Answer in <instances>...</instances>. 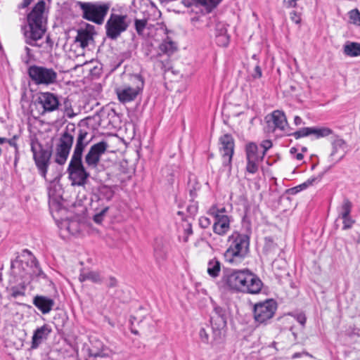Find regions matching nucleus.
<instances>
[{
	"label": "nucleus",
	"instance_id": "f257e3e1",
	"mask_svg": "<svg viewBox=\"0 0 360 360\" xmlns=\"http://www.w3.org/2000/svg\"><path fill=\"white\" fill-rule=\"evenodd\" d=\"M47 13L45 1L40 0L27 15L26 22L21 26V32L27 44L40 46L37 42L46 32Z\"/></svg>",
	"mask_w": 360,
	"mask_h": 360
},
{
	"label": "nucleus",
	"instance_id": "f03ea898",
	"mask_svg": "<svg viewBox=\"0 0 360 360\" xmlns=\"http://www.w3.org/2000/svg\"><path fill=\"white\" fill-rule=\"evenodd\" d=\"M11 271L15 276L25 279L28 283L32 280L47 279L36 257L27 249L11 262Z\"/></svg>",
	"mask_w": 360,
	"mask_h": 360
},
{
	"label": "nucleus",
	"instance_id": "7ed1b4c3",
	"mask_svg": "<svg viewBox=\"0 0 360 360\" xmlns=\"http://www.w3.org/2000/svg\"><path fill=\"white\" fill-rule=\"evenodd\" d=\"M227 241L229 248L224 254L225 261L233 265L240 264L249 252V237L235 231L229 236Z\"/></svg>",
	"mask_w": 360,
	"mask_h": 360
},
{
	"label": "nucleus",
	"instance_id": "20e7f679",
	"mask_svg": "<svg viewBox=\"0 0 360 360\" xmlns=\"http://www.w3.org/2000/svg\"><path fill=\"white\" fill-rule=\"evenodd\" d=\"M84 19L101 25L108 14L110 4L103 2H79Z\"/></svg>",
	"mask_w": 360,
	"mask_h": 360
},
{
	"label": "nucleus",
	"instance_id": "39448f33",
	"mask_svg": "<svg viewBox=\"0 0 360 360\" xmlns=\"http://www.w3.org/2000/svg\"><path fill=\"white\" fill-rule=\"evenodd\" d=\"M28 75L34 84L49 85L57 80V72L53 68L32 65L28 68Z\"/></svg>",
	"mask_w": 360,
	"mask_h": 360
},
{
	"label": "nucleus",
	"instance_id": "423d86ee",
	"mask_svg": "<svg viewBox=\"0 0 360 360\" xmlns=\"http://www.w3.org/2000/svg\"><path fill=\"white\" fill-rule=\"evenodd\" d=\"M132 78L135 83L134 86L124 85L115 89L118 100L122 103L135 100L143 88L144 82L141 75H136Z\"/></svg>",
	"mask_w": 360,
	"mask_h": 360
},
{
	"label": "nucleus",
	"instance_id": "0eeeda50",
	"mask_svg": "<svg viewBox=\"0 0 360 360\" xmlns=\"http://www.w3.org/2000/svg\"><path fill=\"white\" fill-rule=\"evenodd\" d=\"M127 19L126 15L112 13L105 24L107 37L110 39H117L122 32L127 30L129 25Z\"/></svg>",
	"mask_w": 360,
	"mask_h": 360
},
{
	"label": "nucleus",
	"instance_id": "6e6552de",
	"mask_svg": "<svg viewBox=\"0 0 360 360\" xmlns=\"http://www.w3.org/2000/svg\"><path fill=\"white\" fill-rule=\"evenodd\" d=\"M244 269H227L224 271L220 280L221 286L226 290L240 292Z\"/></svg>",
	"mask_w": 360,
	"mask_h": 360
},
{
	"label": "nucleus",
	"instance_id": "1a4fd4ad",
	"mask_svg": "<svg viewBox=\"0 0 360 360\" xmlns=\"http://www.w3.org/2000/svg\"><path fill=\"white\" fill-rule=\"evenodd\" d=\"M67 172L73 186L85 185L90 176L82 163V159L71 158Z\"/></svg>",
	"mask_w": 360,
	"mask_h": 360
},
{
	"label": "nucleus",
	"instance_id": "9d476101",
	"mask_svg": "<svg viewBox=\"0 0 360 360\" xmlns=\"http://www.w3.org/2000/svg\"><path fill=\"white\" fill-rule=\"evenodd\" d=\"M31 150L39 174L46 179L52 155L51 150L43 148L42 146L39 143H32Z\"/></svg>",
	"mask_w": 360,
	"mask_h": 360
},
{
	"label": "nucleus",
	"instance_id": "9b49d317",
	"mask_svg": "<svg viewBox=\"0 0 360 360\" xmlns=\"http://www.w3.org/2000/svg\"><path fill=\"white\" fill-rule=\"evenodd\" d=\"M277 309V303L271 299L256 303L253 308L255 321L258 323H264L271 319Z\"/></svg>",
	"mask_w": 360,
	"mask_h": 360
},
{
	"label": "nucleus",
	"instance_id": "f8f14e48",
	"mask_svg": "<svg viewBox=\"0 0 360 360\" xmlns=\"http://www.w3.org/2000/svg\"><path fill=\"white\" fill-rule=\"evenodd\" d=\"M246 167L245 170L251 174H256L259 170V163L263 161L264 155L259 152L255 143L250 142L245 146Z\"/></svg>",
	"mask_w": 360,
	"mask_h": 360
},
{
	"label": "nucleus",
	"instance_id": "ddd939ff",
	"mask_svg": "<svg viewBox=\"0 0 360 360\" xmlns=\"http://www.w3.org/2000/svg\"><path fill=\"white\" fill-rule=\"evenodd\" d=\"M74 135L71 134L68 129L64 131L56 148L55 161L58 165H63L65 163L72 146Z\"/></svg>",
	"mask_w": 360,
	"mask_h": 360
},
{
	"label": "nucleus",
	"instance_id": "4468645a",
	"mask_svg": "<svg viewBox=\"0 0 360 360\" xmlns=\"http://www.w3.org/2000/svg\"><path fill=\"white\" fill-rule=\"evenodd\" d=\"M242 282L240 293L258 294L261 292L263 286L261 279L248 269H245Z\"/></svg>",
	"mask_w": 360,
	"mask_h": 360
},
{
	"label": "nucleus",
	"instance_id": "2eb2a0df",
	"mask_svg": "<svg viewBox=\"0 0 360 360\" xmlns=\"http://www.w3.org/2000/svg\"><path fill=\"white\" fill-rule=\"evenodd\" d=\"M219 151L223 159L222 165L224 167H227L230 171L234 153V139L231 135L226 134L219 138Z\"/></svg>",
	"mask_w": 360,
	"mask_h": 360
},
{
	"label": "nucleus",
	"instance_id": "dca6fc26",
	"mask_svg": "<svg viewBox=\"0 0 360 360\" xmlns=\"http://www.w3.org/2000/svg\"><path fill=\"white\" fill-rule=\"evenodd\" d=\"M108 148V144L105 141L92 145L84 157L87 167L96 169L101 161V156L105 154Z\"/></svg>",
	"mask_w": 360,
	"mask_h": 360
},
{
	"label": "nucleus",
	"instance_id": "f3484780",
	"mask_svg": "<svg viewBox=\"0 0 360 360\" xmlns=\"http://www.w3.org/2000/svg\"><path fill=\"white\" fill-rule=\"evenodd\" d=\"M36 103L42 108L41 115L58 110L60 104L58 96L50 92L39 94L36 100Z\"/></svg>",
	"mask_w": 360,
	"mask_h": 360
},
{
	"label": "nucleus",
	"instance_id": "a211bd4d",
	"mask_svg": "<svg viewBox=\"0 0 360 360\" xmlns=\"http://www.w3.org/2000/svg\"><path fill=\"white\" fill-rule=\"evenodd\" d=\"M265 120L269 131H274L276 129L285 131V128L288 127L286 116L282 110L273 111L270 115L266 116Z\"/></svg>",
	"mask_w": 360,
	"mask_h": 360
},
{
	"label": "nucleus",
	"instance_id": "6ab92c4d",
	"mask_svg": "<svg viewBox=\"0 0 360 360\" xmlns=\"http://www.w3.org/2000/svg\"><path fill=\"white\" fill-rule=\"evenodd\" d=\"M89 360H98V359H109L112 354V350L103 345L100 340H94L91 342V346L87 348Z\"/></svg>",
	"mask_w": 360,
	"mask_h": 360
},
{
	"label": "nucleus",
	"instance_id": "aec40b11",
	"mask_svg": "<svg viewBox=\"0 0 360 360\" xmlns=\"http://www.w3.org/2000/svg\"><path fill=\"white\" fill-rule=\"evenodd\" d=\"M212 327L207 326L206 328L202 327L199 331V337L200 340L205 344L210 345L212 347L220 345L224 340V330H221L220 339L219 340H215L214 332L217 326L214 324H211Z\"/></svg>",
	"mask_w": 360,
	"mask_h": 360
},
{
	"label": "nucleus",
	"instance_id": "412c9836",
	"mask_svg": "<svg viewBox=\"0 0 360 360\" xmlns=\"http://www.w3.org/2000/svg\"><path fill=\"white\" fill-rule=\"evenodd\" d=\"M215 315L211 317V324H214L218 327L214 333L215 340L220 339L221 330H224L226 326V316L225 311L220 307H214Z\"/></svg>",
	"mask_w": 360,
	"mask_h": 360
},
{
	"label": "nucleus",
	"instance_id": "4be33fe9",
	"mask_svg": "<svg viewBox=\"0 0 360 360\" xmlns=\"http://www.w3.org/2000/svg\"><path fill=\"white\" fill-rule=\"evenodd\" d=\"M94 34V26L86 23L84 27H81L78 30L75 41L79 43L81 47L85 48L89 45L90 41L94 40L93 35Z\"/></svg>",
	"mask_w": 360,
	"mask_h": 360
},
{
	"label": "nucleus",
	"instance_id": "5701e85b",
	"mask_svg": "<svg viewBox=\"0 0 360 360\" xmlns=\"http://www.w3.org/2000/svg\"><path fill=\"white\" fill-rule=\"evenodd\" d=\"M332 151L330 155L331 161L335 163L340 161L347 153V143L341 138L337 137L332 142Z\"/></svg>",
	"mask_w": 360,
	"mask_h": 360
},
{
	"label": "nucleus",
	"instance_id": "b1692460",
	"mask_svg": "<svg viewBox=\"0 0 360 360\" xmlns=\"http://www.w3.org/2000/svg\"><path fill=\"white\" fill-rule=\"evenodd\" d=\"M87 135V131L84 129H79L78 131L76 145L75 146L73 154L71 158L82 159L84 150L89 143V141H85Z\"/></svg>",
	"mask_w": 360,
	"mask_h": 360
},
{
	"label": "nucleus",
	"instance_id": "393cba45",
	"mask_svg": "<svg viewBox=\"0 0 360 360\" xmlns=\"http://www.w3.org/2000/svg\"><path fill=\"white\" fill-rule=\"evenodd\" d=\"M214 233L219 236L226 235L230 230V218L229 216L217 215L212 226Z\"/></svg>",
	"mask_w": 360,
	"mask_h": 360
},
{
	"label": "nucleus",
	"instance_id": "a878e982",
	"mask_svg": "<svg viewBox=\"0 0 360 360\" xmlns=\"http://www.w3.org/2000/svg\"><path fill=\"white\" fill-rule=\"evenodd\" d=\"M33 304L44 314H49L55 304L53 299L43 296L37 295L33 299Z\"/></svg>",
	"mask_w": 360,
	"mask_h": 360
},
{
	"label": "nucleus",
	"instance_id": "bb28decb",
	"mask_svg": "<svg viewBox=\"0 0 360 360\" xmlns=\"http://www.w3.org/2000/svg\"><path fill=\"white\" fill-rule=\"evenodd\" d=\"M51 332V329L46 324H44L41 327L37 328L34 330L32 338V348H37L44 340L47 339Z\"/></svg>",
	"mask_w": 360,
	"mask_h": 360
},
{
	"label": "nucleus",
	"instance_id": "cd10ccee",
	"mask_svg": "<svg viewBox=\"0 0 360 360\" xmlns=\"http://www.w3.org/2000/svg\"><path fill=\"white\" fill-rule=\"evenodd\" d=\"M221 262L217 258L209 260L207 269L208 275L212 278L219 277L221 272Z\"/></svg>",
	"mask_w": 360,
	"mask_h": 360
},
{
	"label": "nucleus",
	"instance_id": "c85d7f7f",
	"mask_svg": "<svg viewBox=\"0 0 360 360\" xmlns=\"http://www.w3.org/2000/svg\"><path fill=\"white\" fill-rule=\"evenodd\" d=\"M79 280L82 282L89 280L95 283H101L103 281L100 274L98 271H94L81 274L79 275Z\"/></svg>",
	"mask_w": 360,
	"mask_h": 360
},
{
	"label": "nucleus",
	"instance_id": "c756f323",
	"mask_svg": "<svg viewBox=\"0 0 360 360\" xmlns=\"http://www.w3.org/2000/svg\"><path fill=\"white\" fill-rule=\"evenodd\" d=\"M22 280V282H20L19 285L12 286L10 289L11 295L14 298L24 296L25 295V289L28 283H27L25 279Z\"/></svg>",
	"mask_w": 360,
	"mask_h": 360
},
{
	"label": "nucleus",
	"instance_id": "7c9ffc66",
	"mask_svg": "<svg viewBox=\"0 0 360 360\" xmlns=\"http://www.w3.org/2000/svg\"><path fill=\"white\" fill-rule=\"evenodd\" d=\"M196 6H202L207 13L211 12L221 0H193Z\"/></svg>",
	"mask_w": 360,
	"mask_h": 360
},
{
	"label": "nucleus",
	"instance_id": "2f4dec72",
	"mask_svg": "<svg viewBox=\"0 0 360 360\" xmlns=\"http://www.w3.org/2000/svg\"><path fill=\"white\" fill-rule=\"evenodd\" d=\"M160 49L163 53L171 55L176 50V44L169 37H167L160 44Z\"/></svg>",
	"mask_w": 360,
	"mask_h": 360
},
{
	"label": "nucleus",
	"instance_id": "473e14b6",
	"mask_svg": "<svg viewBox=\"0 0 360 360\" xmlns=\"http://www.w3.org/2000/svg\"><path fill=\"white\" fill-rule=\"evenodd\" d=\"M344 53L345 55L351 57L360 56V44L352 42L345 45Z\"/></svg>",
	"mask_w": 360,
	"mask_h": 360
},
{
	"label": "nucleus",
	"instance_id": "72a5a7b5",
	"mask_svg": "<svg viewBox=\"0 0 360 360\" xmlns=\"http://www.w3.org/2000/svg\"><path fill=\"white\" fill-rule=\"evenodd\" d=\"M311 135L314 136L316 139H320L330 135L333 131L328 127H311Z\"/></svg>",
	"mask_w": 360,
	"mask_h": 360
},
{
	"label": "nucleus",
	"instance_id": "f704fd0d",
	"mask_svg": "<svg viewBox=\"0 0 360 360\" xmlns=\"http://www.w3.org/2000/svg\"><path fill=\"white\" fill-rule=\"evenodd\" d=\"M216 43L220 46H226L229 43V37L224 27L220 29L216 34Z\"/></svg>",
	"mask_w": 360,
	"mask_h": 360
},
{
	"label": "nucleus",
	"instance_id": "c9c22d12",
	"mask_svg": "<svg viewBox=\"0 0 360 360\" xmlns=\"http://www.w3.org/2000/svg\"><path fill=\"white\" fill-rule=\"evenodd\" d=\"M154 257L158 263L163 262L167 257V250L165 247L160 245L155 246L154 249Z\"/></svg>",
	"mask_w": 360,
	"mask_h": 360
},
{
	"label": "nucleus",
	"instance_id": "e433bc0d",
	"mask_svg": "<svg viewBox=\"0 0 360 360\" xmlns=\"http://www.w3.org/2000/svg\"><path fill=\"white\" fill-rule=\"evenodd\" d=\"M352 202L347 198L343 200L341 212L339 214V217L346 218L348 216H350V213L352 211Z\"/></svg>",
	"mask_w": 360,
	"mask_h": 360
},
{
	"label": "nucleus",
	"instance_id": "4c0bfd02",
	"mask_svg": "<svg viewBox=\"0 0 360 360\" xmlns=\"http://www.w3.org/2000/svg\"><path fill=\"white\" fill-rule=\"evenodd\" d=\"M99 193L101 197L106 199L107 200H110L114 196L113 190L106 186L101 187L99 189Z\"/></svg>",
	"mask_w": 360,
	"mask_h": 360
},
{
	"label": "nucleus",
	"instance_id": "58836bf2",
	"mask_svg": "<svg viewBox=\"0 0 360 360\" xmlns=\"http://www.w3.org/2000/svg\"><path fill=\"white\" fill-rule=\"evenodd\" d=\"M147 25L146 19H135L134 27L139 35H142Z\"/></svg>",
	"mask_w": 360,
	"mask_h": 360
},
{
	"label": "nucleus",
	"instance_id": "ea45409f",
	"mask_svg": "<svg viewBox=\"0 0 360 360\" xmlns=\"http://www.w3.org/2000/svg\"><path fill=\"white\" fill-rule=\"evenodd\" d=\"M310 130L311 127H303L292 134H290L289 135L292 136L295 139H298L302 137L310 136Z\"/></svg>",
	"mask_w": 360,
	"mask_h": 360
},
{
	"label": "nucleus",
	"instance_id": "a19ab883",
	"mask_svg": "<svg viewBox=\"0 0 360 360\" xmlns=\"http://www.w3.org/2000/svg\"><path fill=\"white\" fill-rule=\"evenodd\" d=\"M226 212L225 207L218 208L216 205H212L208 210L207 213L212 216L214 218H216L217 215L219 216H227L226 214H224V212Z\"/></svg>",
	"mask_w": 360,
	"mask_h": 360
},
{
	"label": "nucleus",
	"instance_id": "79ce46f5",
	"mask_svg": "<svg viewBox=\"0 0 360 360\" xmlns=\"http://www.w3.org/2000/svg\"><path fill=\"white\" fill-rule=\"evenodd\" d=\"M351 22L353 24L360 26V12L358 9H353L349 13Z\"/></svg>",
	"mask_w": 360,
	"mask_h": 360
},
{
	"label": "nucleus",
	"instance_id": "37998d69",
	"mask_svg": "<svg viewBox=\"0 0 360 360\" xmlns=\"http://www.w3.org/2000/svg\"><path fill=\"white\" fill-rule=\"evenodd\" d=\"M198 202L192 200L187 206L186 210L190 216H194L198 212Z\"/></svg>",
	"mask_w": 360,
	"mask_h": 360
},
{
	"label": "nucleus",
	"instance_id": "c03bdc74",
	"mask_svg": "<svg viewBox=\"0 0 360 360\" xmlns=\"http://www.w3.org/2000/svg\"><path fill=\"white\" fill-rule=\"evenodd\" d=\"M342 219L343 220V221H342V223H343L342 229L343 230H347V229H351L355 222V221L354 219H352L350 216H348L346 218H342Z\"/></svg>",
	"mask_w": 360,
	"mask_h": 360
},
{
	"label": "nucleus",
	"instance_id": "a18cd8bd",
	"mask_svg": "<svg viewBox=\"0 0 360 360\" xmlns=\"http://www.w3.org/2000/svg\"><path fill=\"white\" fill-rule=\"evenodd\" d=\"M108 210V207H106L104 209H103L99 213L95 214L94 217V221L97 224L101 223V221H103V217L107 212Z\"/></svg>",
	"mask_w": 360,
	"mask_h": 360
},
{
	"label": "nucleus",
	"instance_id": "49530a36",
	"mask_svg": "<svg viewBox=\"0 0 360 360\" xmlns=\"http://www.w3.org/2000/svg\"><path fill=\"white\" fill-rule=\"evenodd\" d=\"M199 225L202 229H207L211 225V220L207 217H201L199 219Z\"/></svg>",
	"mask_w": 360,
	"mask_h": 360
},
{
	"label": "nucleus",
	"instance_id": "de8ad7c7",
	"mask_svg": "<svg viewBox=\"0 0 360 360\" xmlns=\"http://www.w3.org/2000/svg\"><path fill=\"white\" fill-rule=\"evenodd\" d=\"M261 147L263 148L262 153L263 155H266V151L272 147V142L270 140H264L261 143Z\"/></svg>",
	"mask_w": 360,
	"mask_h": 360
},
{
	"label": "nucleus",
	"instance_id": "09e8293b",
	"mask_svg": "<svg viewBox=\"0 0 360 360\" xmlns=\"http://www.w3.org/2000/svg\"><path fill=\"white\" fill-rule=\"evenodd\" d=\"M184 233L186 236L184 237V242L186 243L188 241V236L193 233V230L191 224H187L186 227L184 229Z\"/></svg>",
	"mask_w": 360,
	"mask_h": 360
},
{
	"label": "nucleus",
	"instance_id": "8fccbe9b",
	"mask_svg": "<svg viewBox=\"0 0 360 360\" xmlns=\"http://www.w3.org/2000/svg\"><path fill=\"white\" fill-rule=\"evenodd\" d=\"M290 17L291 20L296 24H299L301 21V18L300 15L295 11L290 12Z\"/></svg>",
	"mask_w": 360,
	"mask_h": 360
},
{
	"label": "nucleus",
	"instance_id": "3c124183",
	"mask_svg": "<svg viewBox=\"0 0 360 360\" xmlns=\"http://www.w3.org/2000/svg\"><path fill=\"white\" fill-rule=\"evenodd\" d=\"M322 176L320 175L319 177L313 176L309 179H308L305 184H307V186L309 187L310 186H312L315 182L319 181L321 179Z\"/></svg>",
	"mask_w": 360,
	"mask_h": 360
},
{
	"label": "nucleus",
	"instance_id": "603ef678",
	"mask_svg": "<svg viewBox=\"0 0 360 360\" xmlns=\"http://www.w3.org/2000/svg\"><path fill=\"white\" fill-rule=\"evenodd\" d=\"M322 176L320 175L319 177L313 176L309 179H308L305 184H307V186L309 187L310 186H312L315 182L319 181L321 179Z\"/></svg>",
	"mask_w": 360,
	"mask_h": 360
},
{
	"label": "nucleus",
	"instance_id": "864d4df0",
	"mask_svg": "<svg viewBox=\"0 0 360 360\" xmlns=\"http://www.w3.org/2000/svg\"><path fill=\"white\" fill-rule=\"evenodd\" d=\"M117 280L114 276H110L108 278L107 286L108 288H115L117 285Z\"/></svg>",
	"mask_w": 360,
	"mask_h": 360
},
{
	"label": "nucleus",
	"instance_id": "5fc2aeb1",
	"mask_svg": "<svg viewBox=\"0 0 360 360\" xmlns=\"http://www.w3.org/2000/svg\"><path fill=\"white\" fill-rule=\"evenodd\" d=\"M262 69L259 67V65H257L255 67L254 72L252 74V77L254 78H260L262 77Z\"/></svg>",
	"mask_w": 360,
	"mask_h": 360
},
{
	"label": "nucleus",
	"instance_id": "6e6d98bb",
	"mask_svg": "<svg viewBox=\"0 0 360 360\" xmlns=\"http://www.w3.org/2000/svg\"><path fill=\"white\" fill-rule=\"evenodd\" d=\"M273 246H274V243L273 240L269 238H265V245H264V249L266 250V251H270L271 248Z\"/></svg>",
	"mask_w": 360,
	"mask_h": 360
},
{
	"label": "nucleus",
	"instance_id": "4d7b16f0",
	"mask_svg": "<svg viewBox=\"0 0 360 360\" xmlns=\"http://www.w3.org/2000/svg\"><path fill=\"white\" fill-rule=\"evenodd\" d=\"M298 0H283V4L288 8L295 7Z\"/></svg>",
	"mask_w": 360,
	"mask_h": 360
},
{
	"label": "nucleus",
	"instance_id": "13d9d810",
	"mask_svg": "<svg viewBox=\"0 0 360 360\" xmlns=\"http://www.w3.org/2000/svg\"><path fill=\"white\" fill-rule=\"evenodd\" d=\"M296 319L303 326H304L307 320L304 314H297Z\"/></svg>",
	"mask_w": 360,
	"mask_h": 360
},
{
	"label": "nucleus",
	"instance_id": "bf43d9fd",
	"mask_svg": "<svg viewBox=\"0 0 360 360\" xmlns=\"http://www.w3.org/2000/svg\"><path fill=\"white\" fill-rule=\"evenodd\" d=\"M73 226H77V223L76 222H71L69 223L67 226V230L72 234H74L77 230L75 229H73Z\"/></svg>",
	"mask_w": 360,
	"mask_h": 360
},
{
	"label": "nucleus",
	"instance_id": "052dcab7",
	"mask_svg": "<svg viewBox=\"0 0 360 360\" xmlns=\"http://www.w3.org/2000/svg\"><path fill=\"white\" fill-rule=\"evenodd\" d=\"M307 188V184H305V182H304V183L301 184L300 185H299L296 187H294L293 188H292V190L295 191V192L297 193V192L304 190Z\"/></svg>",
	"mask_w": 360,
	"mask_h": 360
},
{
	"label": "nucleus",
	"instance_id": "680f3d73",
	"mask_svg": "<svg viewBox=\"0 0 360 360\" xmlns=\"http://www.w3.org/2000/svg\"><path fill=\"white\" fill-rule=\"evenodd\" d=\"M15 139V137L14 136L13 139H7V141L6 143H8L10 146H13L15 149H17L18 145H17Z\"/></svg>",
	"mask_w": 360,
	"mask_h": 360
},
{
	"label": "nucleus",
	"instance_id": "e2e57ef3",
	"mask_svg": "<svg viewBox=\"0 0 360 360\" xmlns=\"http://www.w3.org/2000/svg\"><path fill=\"white\" fill-rule=\"evenodd\" d=\"M294 123L296 126H299L302 124V119L299 116H295L294 118Z\"/></svg>",
	"mask_w": 360,
	"mask_h": 360
},
{
	"label": "nucleus",
	"instance_id": "0e129e2a",
	"mask_svg": "<svg viewBox=\"0 0 360 360\" xmlns=\"http://www.w3.org/2000/svg\"><path fill=\"white\" fill-rule=\"evenodd\" d=\"M33 1H34V0H23L21 6H22V8H26L29 5H30L31 3Z\"/></svg>",
	"mask_w": 360,
	"mask_h": 360
},
{
	"label": "nucleus",
	"instance_id": "69168bd1",
	"mask_svg": "<svg viewBox=\"0 0 360 360\" xmlns=\"http://www.w3.org/2000/svg\"><path fill=\"white\" fill-rule=\"evenodd\" d=\"M295 158L297 160H302L304 158L303 155L300 153H297Z\"/></svg>",
	"mask_w": 360,
	"mask_h": 360
},
{
	"label": "nucleus",
	"instance_id": "338daca9",
	"mask_svg": "<svg viewBox=\"0 0 360 360\" xmlns=\"http://www.w3.org/2000/svg\"><path fill=\"white\" fill-rule=\"evenodd\" d=\"M297 150L295 148H291L290 150V153L292 155H294V154L296 155L297 153Z\"/></svg>",
	"mask_w": 360,
	"mask_h": 360
},
{
	"label": "nucleus",
	"instance_id": "774afa93",
	"mask_svg": "<svg viewBox=\"0 0 360 360\" xmlns=\"http://www.w3.org/2000/svg\"><path fill=\"white\" fill-rule=\"evenodd\" d=\"M25 51H26L27 56H30V51H31L29 47H27V46H25Z\"/></svg>",
	"mask_w": 360,
	"mask_h": 360
}]
</instances>
